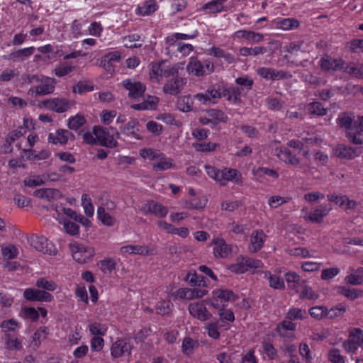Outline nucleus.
I'll list each match as a JSON object with an SVG mask.
<instances>
[{"instance_id": "nucleus-9", "label": "nucleus", "mask_w": 363, "mask_h": 363, "mask_svg": "<svg viewBox=\"0 0 363 363\" xmlns=\"http://www.w3.org/2000/svg\"><path fill=\"white\" fill-rule=\"evenodd\" d=\"M342 346L347 352L355 353L359 347H363V330L359 328L351 329L348 338L343 342Z\"/></svg>"}, {"instance_id": "nucleus-19", "label": "nucleus", "mask_w": 363, "mask_h": 363, "mask_svg": "<svg viewBox=\"0 0 363 363\" xmlns=\"http://www.w3.org/2000/svg\"><path fill=\"white\" fill-rule=\"evenodd\" d=\"M23 297L30 301L50 302L53 296L50 293L33 288H27L24 290Z\"/></svg>"}, {"instance_id": "nucleus-30", "label": "nucleus", "mask_w": 363, "mask_h": 363, "mask_svg": "<svg viewBox=\"0 0 363 363\" xmlns=\"http://www.w3.org/2000/svg\"><path fill=\"white\" fill-rule=\"evenodd\" d=\"M152 169L154 171H166L172 169L174 167L173 160L167 157L162 152L160 153L157 159L152 163Z\"/></svg>"}, {"instance_id": "nucleus-47", "label": "nucleus", "mask_w": 363, "mask_h": 363, "mask_svg": "<svg viewBox=\"0 0 363 363\" xmlns=\"http://www.w3.org/2000/svg\"><path fill=\"white\" fill-rule=\"evenodd\" d=\"M5 346L6 349L12 351H18L22 349L21 341L10 334L5 335Z\"/></svg>"}, {"instance_id": "nucleus-48", "label": "nucleus", "mask_w": 363, "mask_h": 363, "mask_svg": "<svg viewBox=\"0 0 363 363\" xmlns=\"http://www.w3.org/2000/svg\"><path fill=\"white\" fill-rule=\"evenodd\" d=\"M198 347L199 342L197 340L186 337L183 340L182 350L184 354L189 355L191 354Z\"/></svg>"}, {"instance_id": "nucleus-23", "label": "nucleus", "mask_w": 363, "mask_h": 363, "mask_svg": "<svg viewBox=\"0 0 363 363\" xmlns=\"http://www.w3.org/2000/svg\"><path fill=\"white\" fill-rule=\"evenodd\" d=\"M43 104L45 107L57 113H63L67 111L73 105L72 101L65 99L59 98L45 100Z\"/></svg>"}, {"instance_id": "nucleus-20", "label": "nucleus", "mask_w": 363, "mask_h": 363, "mask_svg": "<svg viewBox=\"0 0 363 363\" xmlns=\"http://www.w3.org/2000/svg\"><path fill=\"white\" fill-rule=\"evenodd\" d=\"M213 246V252L216 258L227 257L232 252V245L222 238H214L211 242Z\"/></svg>"}, {"instance_id": "nucleus-13", "label": "nucleus", "mask_w": 363, "mask_h": 363, "mask_svg": "<svg viewBox=\"0 0 363 363\" xmlns=\"http://www.w3.org/2000/svg\"><path fill=\"white\" fill-rule=\"evenodd\" d=\"M94 133L97 138L98 143L109 148H113L117 146L118 142L113 135H111L107 128L100 125L94 127Z\"/></svg>"}, {"instance_id": "nucleus-31", "label": "nucleus", "mask_w": 363, "mask_h": 363, "mask_svg": "<svg viewBox=\"0 0 363 363\" xmlns=\"http://www.w3.org/2000/svg\"><path fill=\"white\" fill-rule=\"evenodd\" d=\"M33 196L48 201H53L60 199L62 193L57 189L43 188L35 190Z\"/></svg>"}, {"instance_id": "nucleus-7", "label": "nucleus", "mask_w": 363, "mask_h": 363, "mask_svg": "<svg viewBox=\"0 0 363 363\" xmlns=\"http://www.w3.org/2000/svg\"><path fill=\"white\" fill-rule=\"evenodd\" d=\"M236 298L234 293L228 289H215L212 292V297L210 299V304L216 309L225 307L228 302Z\"/></svg>"}, {"instance_id": "nucleus-11", "label": "nucleus", "mask_w": 363, "mask_h": 363, "mask_svg": "<svg viewBox=\"0 0 363 363\" xmlns=\"http://www.w3.org/2000/svg\"><path fill=\"white\" fill-rule=\"evenodd\" d=\"M207 294L206 289H189V288H180L176 291L172 293L169 296L173 300H192L194 298H202Z\"/></svg>"}, {"instance_id": "nucleus-44", "label": "nucleus", "mask_w": 363, "mask_h": 363, "mask_svg": "<svg viewBox=\"0 0 363 363\" xmlns=\"http://www.w3.org/2000/svg\"><path fill=\"white\" fill-rule=\"evenodd\" d=\"M252 174L257 179L262 178V177H264L265 176H267L274 179H278V177L279 176V173L276 170H274L273 169H269L268 167H264L253 168Z\"/></svg>"}, {"instance_id": "nucleus-55", "label": "nucleus", "mask_w": 363, "mask_h": 363, "mask_svg": "<svg viewBox=\"0 0 363 363\" xmlns=\"http://www.w3.org/2000/svg\"><path fill=\"white\" fill-rule=\"evenodd\" d=\"M76 67L67 62L58 65L53 71V73L58 77L66 76L73 72Z\"/></svg>"}, {"instance_id": "nucleus-10", "label": "nucleus", "mask_w": 363, "mask_h": 363, "mask_svg": "<svg viewBox=\"0 0 363 363\" xmlns=\"http://www.w3.org/2000/svg\"><path fill=\"white\" fill-rule=\"evenodd\" d=\"M133 348L132 342L127 338H119L116 340L111 347V355L116 359L123 356H130Z\"/></svg>"}, {"instance_id": "nucleus-35", "label": "nucleus", "mask_w": 363, "mask_h": 363, "mask_svg": "<svg viewBox=\"0 0 363 363\" xmlns=\"http://www.w3.org/2000/svg\"><path fill=\"white\" fill-rule=\"evenodd\" d=\"M121 58L120 51L110 52L101 57L99 60V66L108 71L113 70V62H118Z\"/></svg>"}, {"instance_id": "nucleus-25", "label": "nucleus", "mask_w": 363, "mask_h": 363, "mask_svg": "<svg viewBox=\"0 0 363 363\" xmlns=\"http://www.w3.org/2000/svg\"><path fill=\"white\" fill-rule=\"evenodd\" d=\"M344 65L345 62L342 59H334L327 55L320 60V66L325 71L343 69Z\"/></svg>"}, {"instance_id": "nucleus-64", "label": "nucleus", "mask_w": 363, "mask_h": 363, "mask_svg": "<svg viewBox=\"0 0 363 363\" xmlns=\"http://www.w3.org/2000/svg\"><path fill=\"white\" fill-rule=\"evenodd\" d=\"M1 328L4 333L13 332L20 328V323L14 319L4 320Z\"/></svg>"}, {"instance_id": "nucleus-37", "label": "nucleus", "mask_w": 363, "mask_h": 363, "mask_svg": "<svg viewBox=\"0 0 363 363\" xmlns=\"http://www.w3.org/2000/svg\"><path fill=\"white\" fill-rule=\"evenodd\" d=\"M60 223L63 225L64 230L69 235L74 236L79 234V226L77 223L68 219L60 217V213L57 210V216H53Z\"/></svg>"}, {"instance_id": "nucleus-38", "label": "nucleus", "mask_w": 363, "mask_h": 363, "mask_svg": "<svg viewBox=\"0 0 363 363\" xmlns=\"http://www.w3.org/2000/svg\"><path fill=\"white\" fill-rule=\"evenodd\" d=\"M235 38H245L249 41L259 43L264 40V35L254 31L240 30L234 33Z\"/></svg>"}, {"instance_id": "nucleus-28", "label": "nucleus", "mask_w": 363, "mask_h": 363, "mask_svg": "<svg viewBox=\"0 0 363 363\" xmlns=\"http://www.w3.org/2000/svg\"><path fill=\"white\" fill-rule=\"evenodd\" d=\"M274 155L281 161L291 165H298L300 162L298 157L294 155L286 147H279L275 149Z\"/></svg>"}, {"instance_id": "nucleus-16", "label": "nucleus", "mask_w": 363, "mask_h": 363, "mask_svg": "<svg viewBox=\"0 0 363 363\" xmlns=\"http://www.w3.org/2000/svg\"><path fill=\"white\" fill-rule=\"evenodd\" d=\"M188 311L192 317L201 321H206L211 317V313L203 301L191 303L189 305Z\"/></svg>"}, {"instance_id": "nucleus-46", "label": "nucleus", "mask_w": 363, "mask_h": 363, "mask_svg": "<svg viewBox=\"0 0 363 363\" xmlns=\"http://www.w3.org/2000/svg\"><path fill=\"white\" fill-rule=\"evenodd\" d=\"M173 309V304L169 300H162L155 306L156 313L161 315H169Z\"/></svg>"}, {"instance_id": "nucleus-52", "label": "nucleus", "mask_w": 363, "mask_h": 363, "mask_svg": "<svg viewBox=\"0 0 363 363\" xmlns=\"http://www.w3.org/2000/svg\"><path fill=\"white\" fill-rule=\"evenodd\" d=\"M285 279L289 286L295 291L298 289L303 280L300 279V276L294 272H289L285 274Z\"/></svg>"}, {"instance_id": "nucleus-22", "label": "nucleus", "mask_w": 363, "mask_h": 363, "mask_svg": "<svg viewBox=\"0 0 363 363\" xmlns=\"http://www.w3.org/2000/svg\"><path fill=\"white\" fill-rule=\"evenodd\" d=\"M140 123L137 119H131L123 127H120L121 133L132 139L142 140L143 137L140 130Z\"/></svg>"}, {"instance_id": "nucleus-5", "label": "nucleus", "mask_w": 363, "mask_h": 363, "mask_svg": "<svg viewBox=\"0 0 363 363\" xmlns=\"http://www.w3.org/2000/svg\"><path fill=\"white\" fill-rule=\"evenodd\" d=\"M56 83L55 79L40 75L38 85L31 86L28 91V94L32 97H37L52 94L55 91Z\"/></svg>"}, {"instance_id": "nucleus-41", "label": "nucleus", "mask_w": 363, "mask_h": 363, "mask_svg": "<svg viewBox=\"0 0 363 363\" xmlns=\"http://www.w3.org/2000/svg\"><path fill=\"white\" fill-rule=\"evenodd\" d=\"M240 96L241 89L238 87L230 86L222 92V96L225 97L228 101L236 105L241 102Z\"/></svg>"}, {"instance_id": "nucleus-26", "label": "nucleus", "mask_w": 363, "mask_h": 363, "mask_svg": "<svg viewBox=\"0 0 363 363\" xmlns=\"http://www.w3.org/2000/svg\"><path fill=\"white\" fill-rule=\"evenodd\" d=\"M120 252L123 255H136L146 256L152 254V251L147 245H128L123 246L120 249Z\"/></svg>"}, {"instance_id": "nucleus-57", "label": "nucleus", "mask_w": 363, "mask_h": 363, "mask_svg": "<svg viewBox=\"0 0 363 363\" xmlns=\"http://www.w3.org/2000/svg\"><path fill=\"white\" fill-rule=\"evenodd\" d=\"M267 52V49L264 47H255V48H247L243 47L240 49V54L243 57L247 56H257L259 55L264 54Z\"/></svg>"}, {"instance_id": "nucleus-63", "label": "nucleus", "mask_w": 363, "mask_h": 363, "mask_svg": "<svg viewBox=\"0 0 363 363\" xmlns=\"http://www.w3.org/2000/svg\"><path fill=\"white\" fill-rule=\"evenodd\" d=\"M116 116L117 113L114 110H103L99 114L100 120L104 125L111 124Z\"/></svg>"}, {"instance_id": "nucleus-53", "label": "nucleus", "mask_w": 363, "mask_h": 363, "mask_svg": "<svg viewBox=\"0 0 363 363\" xmlns=\"http://www.w3.org/2000/svg\"><path fill=\"white\" fill-rule=\"evenodd\" d=\"M86 122L84 116L81 114H77L68 119L67 125L71 130H77Z\"/></svg>"}, {"instance_id": "nucleus-51", "label": "nucleus", "mask_w": 363, "mask_h": 363, "mask_svg": "<svg viewBox=\"0 0 363 363\" xmlns=\"http://www.w3.org/2000/svg\"><path fill=\"white\" fill-rule=\"evenodd\" d=\"M161 152L151 147H144L140 150V156L145 160L151 162L152 163L157 159Z\"/></svg>"}, {"instance_id": "nucleus-58", "label": "nucleus", "mask_w": 363, "mask_h": 363, "mask_svg": "<svg viewBox=\"0 0 363 363\" xmlns=\"http://www.w3.org/2000/svg\"><path fill=\"white\" fill-rule=\"evenodd\" d=\"M107 326L105 324L99 323H93L89 325V330L94 337L99 336L103 337L106 335L107 331Z\"/></svg>"}, {"instance_id": "nucleus-56", "label": "nucleus", "mask_w": 363, "mask_h": 363, "mask_svg": "<svg viewBox=\"0 0 363 363\" xmlns=\"http://www.w3.org/2000/svg\"><path fill=\"white\" fill-rule=\"evenodd\" d=\"M340 292L341 294L351 300H354L363 296V290L359 289H351L350 287L345 286L340 289Z\"/></svg>"}, {"instance_id": "nucleus-33", "label": "nucleus", "mask_w": 363, "mask_h": 363, "mask_svg": "<svg viewBox=\"0 0 363 363\" xmlns=\"http://www.w3.org/2000/svg\"><path fill=\"white\" fill-rule=\"evenodd\" d=\"M227 0H211L204 4L201 11L205 14H216L226 11L225 3Z\"/></svg>"}, {"instance_id": "nucleus-8", "label": "nucleus", "mask_w": 363, "mask_h": 363, "mask_svg": "<svg viewBox=\"0 0 363 363\" xmlns=\"http://www.w3.org/2000/svg\"><path fill=\"white\" fill-rule=\"evenodd\" d=\"M331 208H329L325 204H322L316 206L311 211H308L306 208H303L301 212L305 213L303 216L305 220L320 224L323 222L324 218L329 214Z\"/></svg>"}, {"instance_id": "nucleus-36", "label": "nucleus", "mask_w": 363, "mask_h": 363, "mask_svg": "<svg viewBox=\"0 0 363 363\" xmlns=\"http://www.w3.org/2000/svg\"><path fill=\"white\" fill-rule=\"evenodd\" d=\"M296 291L301 299L315 300L319 297L318 293L315 291L305 280L301 283Z\"/></svg>"}, {"instance_id": "nucleus-59", "label": "nucleus", "mask_w": 363, "mask_h": 363, "mask_svg": "<svg viewBox=\"0 0 363 363\" xmlns=\"http://www.w3.org/2000/svg\"><path fill=\"white\" fill-rule=\"evenodd\" d=\"M35 286L48 291H54L57 288V284L55 281L48 280L46 278L37 279Z\"/></svg>"}, {"instance_id": "nucleus-14", "label": "nucleus", "mask_w": 363, "mask_h": 363, "mask_svg": "<svg viewBox=\"0 0 363 363\" xmlns=\"http://www.w3.org/2000/svg\"><path fill=\"white\" fill-rule=\"evenodd\" d=\"M123 87L128 91V96L136 99L143 95L146 86L135 79H126L122 82Z\"/></svg>"}, {"instance_id": "nucleus-43", "label": "nucleus", "mask_w": 363, "mask_h": 363, "mask_svg": "<svg viewBox=\"0 0 363 363\" xmlns=\"http://www.w3.org/2000/svg\"><path fill=\"white\" fill-rule=\"evenodd\" d=\"M343 70L354 77L363 79V64L353 62H349L347 65H344Z\"/></svg>"}, {"instance_id": "nucleus-4", "label": "nucleus", "mask_w": 363, "mask_h": 363, "mask_svg": "<svg viewBox=\"0 0 363 363\" xmlns=\"http://www.w3.org/2000/svg\"><path fill=\"white\" fill-rule=\"evenodd\" d=\"M186 71L190 75L203 77L214 71V65L208 60L201 61L197 57L192 56L186 65Z\"/></svg>"}, {"instance_id": "nucleus-2", "label": "nucleus", "mask_w": 363, "mask_h": 363, "mask_svg": "<svg viewBox=\"0 0 363 363\" xmlns=\"http://www.w3.org/2000/svg\"><path fill=\"white\" fill-rule=\"evenodd\" d=\"M337 123L341 128L347 130L346 136L351 143L356 145L363 143V138L361 137L359 132L356 133L357 122L354 121V116L352 113H340L337 118Z\"/></svg>"}, {"instance_id": "nucleus-18", "label": "nucleus", "mask_w": 363, "mask_h": 363, "mask_svg": "<svg viewBox=\"0 0 363 363\" xmlns=\"http://www.w3.org/2000/svg\"><path fill=\"white\" fill-rule=\"evenodd\" d=\"M30 242L32 246L39 252L49 255H55L57 253L53 244L44 236L32 238Z\"/></svg>"}, {"instance_id": "nucleus-27", "label": "nucleus", "mask_w": 363, "mask_h": 363, "mask_svg": "<svg viewBox=\"0 0 363 363\" xmlns=\"http://www.w3.org/2000/svg\"><path fill=\"white\" fill-rule=\"evenodd\" d=\"M266 235L262 230L253 231L250 236V244L249 250L251 252H258L263 246L266 240Z\"/></svg>"}, {"instance_id": "nucleus-21", "label": "nucleus", "mask_w": 363, "mask_h": 363, "mask_svg": "<svg viewBox=\"0 0 363 363\" xmlns=\"http://www.w3.org/2000/svg\"><path fill=\"white\" fill-rule=\"evenodd\" d=\"M74 135L68 130L58 129L55 133L48 135V140L55 145H66L69 140H74Z\"/></svg>"}, {"instance_id": "nucleus-50", "label": "nucleus", "mask_w": 363, "mask_h": 363, "mask_svg": "<svg viewBox=\"0 0 363 363\" xmlns=\"http://www.w3.org/2000/svg\"><path fill=\"white\" fill-rule=\"evenodd\" d=\"M97 218L106 226H113L115 223L114 218L107 213L105 208L102 206H99L97 208Z\"/></svg>"}, {"instance_id": "nucleus-60", "label": "nucleus", "mask_w": 363, "mask_h": 363, "mask_svg": "<svg viewBox=\"0 0 363 363\" xmlns=\"http://www.w3.org/2000/svg\"><path fill=\"white\" fill-rule=\"evenodd\" d=\"M207 203V200L203 197H195L186 201V208L190 209H202Z\"/></svg>"}, {"instance_id": "nucleus-24", "label": "nucleus", "mask_w": 363, "mask_h": 363, "mask_svg": "<svg viewBox=\"0 0 363 363\" xmlns=\"http://www.w3.org/2000/svg\"><path fill=\"white\" fill-rule=\"evenodd\" d=\"M327 197L329 201L335 203L345 210H352L357 206L355 201L350 199L345 195L328 194Z\"/></svg>"}, {"instance_id": "nucleus-29", "label": "nucleus", "mask_w": 363, "mask_h": 363, "mask_svg": "<svg viewBox=\"0 0 363 363\" xmlns=\"http://www.w3.org/2000/svg\"><path fill=\"white\" fill-rule=\"evenodd\" d=\"M240 180V174L235 169L224 168L220 172L218 182L221 185H225L228 182L239 184Z\"/></svg>"}, {"instance_id": "nucleus-34", "label": "nucleus", "mask_w": 363, "mask_h": 363, "mask_svg": "<svg viewBox=\"0 0 363 363\" xmlns=\"http://www.w3.org/2000/svg\"><path fill=\"white\" fill-rule=\"evenodd\" d=\"M257 74L266 79L279 80L287 78L288 74L284 71L276 70L272 68L261 67L257 69Z\"/></svg>"}, {"instance_id": "nucleus-42", "label": "nucleus", "mask_w": 363, "mask_h": 363, "mask_svg": "<svg viewBox=\"0 0 363 363\" xmlns=\"http://www.w3.org/2000/svg\"><path fill=\"white\" fill-rule=\"evenodd\" d=\"M207 54L208 55H213L217 58L223 59L224 61L228 64L233 63L235 61L233 55L220 47L213 46L208 50Z\"/></svg>"}, {"instance_id": "nucleus-6", "label": "nucleus", "mask_w": 363, "mask_h": 363, "mask_svg": "<svg viewBox=\"0 0 363 363\" xmlns=\"http://www.w3.org/2000/svg\"><path fill=\"white\" fill-rule=\"evenodd\" d=\"M69 247L74 259L81 264L88 262L95 255V250L91 246L74 242L70 243Z\"/></svg>"}, {"instance_id": "nucleus-39", "label": "nucleus", "mask_w": 363, "mask_h": 363, "mask_svg": "<svg viewBox=\"0 0 363 363\" xmlns=\"http://www.w3.org/2000/svg\"><path fill=\"white\" fill-rule=\"evenodd\" d=\"M159 99L154 96H147V97L140 104L131 105L134 110H154L157 108Z\"/></svg>"}, {"instance_id": "nucleus-1", "label": "nucleus", "mask_w": 363, "mask_h": 363, "mask_svg": "<svg viewBox=\"0 0 363 363\" xmlns=\"http://www.w3.org/2000/svg\"><path fill=\"white\" fill-rule=\"evenodd\" d=\"M184 63L170 65L166 60L152 62L149 71L150 80L153 83H160L163 78H169L179 74L183 69Z\"/></svg>"}, {"instance_id": "nucleus-17", "label": "nucleus", "mask_w": 363, "mask_h": 363, "mask_svg": "<svg viewBox=\"0 0 363 363\" xmlns=\"http://www.w3.org/2000/svg\"><path fill=\"white\" fill-rule=\"evenodd\" d=\"M145 215L152 214L159 218H164L168 213V208L162 203L153 200L147 201L141 208Z\"/></svg>"}, {"instance_id": "nucleus-61", "label": "nucleus", "mask_w": 363, "mask_h": 363, "mask_svg": "<svg viewBox=\"0 0 363 363\" xmlns=\"http://www.w3.org/2000/svg\"><path fill=\"white\" fill-rule=\"evenodd\" d=\"M1 253L5 259H12L17 257L18 250L13 245H4L1 247Z\"/></svg>"}, {"instance_id": "nucleus-45", "label": "nucleus", "mask_w": 363, "mask_h": 363, "mask_svg": "<svg viewBox=\"0 0 363 363\" xmlns=\"http://www.w3.org/2000/svg\"><path fill=\"white\" fill-rule=\"evenodd\" d=\"M264 278L269 281L270 287L279 290L284 289V282L279 276L272 274V273L269 271L264 272Z\"/></svg>"}, {"instance_id": "nucleus-54", "label": "nucleus", "mask_w": 363, "mask_h": 363, "mask_svg": "<svg viewBox=\"0 0 363 363\" xmlns=\"http://www.w3.org/2000/svg\"><path fill=\"white\" fill-rule=\"evenodd\" d=\"M296 325L291 321L284 320L277 325L276 332L281 337H287V331H294Z\"/></svg>"}, {"instance_id": "nucleus-32", "label": "nucleus", "mask_w": 363, "mask_h": 363, "mask_svg": "<svg viewBox=\"0 0 363 363\" xmlns=\"http://www.w3.org/2000/svg\"><path fill=\"white\" fill-rule=\"evenodd\" d=\"M159 6L156 0H146L137 6L135 13L136 15L146 16L154 13Z\"/></svg>"}, {"instance_id": "nucleus-12", "label": "nucleus", "mask_w": 363, "mask_h": 363, "mask_svg": "<svg viewBox=\"0 0 363 363\" xmlns=\"http://www.w3.org/2000/svg\"><path fill=\"white\" fill-rule=\"evenodd\" d=\"M186 84L185 77H179L178 74L174 75L164 84L163 91L166 94L176 96L182 91Z\"/></svg>"}, {"instance_id": "nucleus-40", "label": "nucleus", "mask_w": 363, "mask_h": 363, "mask_svg": "<svg viewBox=\"0 0 363 363\" xmlns=\"http://www.w3.org/2000/svg\"><path fill=\"white\" fill-rule=\"evenodd\" d=\"M277 28L283 30H289L297 28L300 23L298 20L294 18H277L274 21Z\"/></svg>"}, {"instance_id": "nucleus-3", "label": "nucleus", "mask_w": 363, "mask_h": 363, "mask_svg": "<svg viewBox=\"0 0 363 363\" xmlns=\"http://www.w3.org/2000/svg\"><path fill=\"white\" fill-rule=\"evenodd\" d=\"M262 267L263 263L259 259L240 256L236 259L235 263L228 266V269L235 274H240L247 271L255 272Z\"/></svg>"}, {"instance_id": "nucleus-49", "label": "nucleus", "mask_w": 363, "mask_h": 363, "mask_svg": "<svg viewBox=\"0 0 363 363\" xmlns=\"http://www.w3.org/2000/svg\"><path fill=\"white\" fill-rule=\"evenodd\" d=\"M81 201L82 206L86 216L87 217H92L94 214V207L90 195L88 194H83Z\"/></svg>"}, {"instance_id": "nucleus-62", "label": "nucleus", "mask_w": 363, "mask_h": 363, "mask_svg": "<svg viewBox=\"0 0 363 363\" xmlns=\"http://www.w3.org/2000/svg\"><path fill=\"white\" fill-rule=\"evenodd\" d=\"M101 270L105 273H111L116 267V262L114 259L108 258L101 260L98 264Z\"/></svg>"}, {"instance_id": "nucleus-15", "label": "nucleus", "mask_w": 363, "mask_h": 363, "mask_svg": "<svg viewBox=\"0 0 363 363\" xmlns=\"http://www.w3.org/2000/svg\"><path fill=\"white\" fill-rule=\"evenodd\" d=\"M362 152L361 147L353 148L343 144L337 145L333 149V154L335 157L344 160H353L359 156Z\"/></svg>"}]
</instances>
